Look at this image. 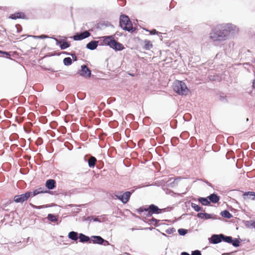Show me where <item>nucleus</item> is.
<instances>
[{
	"instance_id": "obj_9",
	"label": "nucleus",
	"mask_w": 255,
	"mask_h": 255,
	"mask_svg": "<svg viewBox=\"0 0 255 255\" xmlns=\"http://www.w3.org/2000/svg\"><path fill=\"white\" fill-rule=\"evenodd\" d=\"M147 213H145L147 217H151L153 214L158 215L161 214V209L154 204L148 205L147 206Z\"/></svg>"
},
{
	"instance_id": "obj_64",
	"label": "nucleus",
	"mask_w": 255,
	"mask_h": 255,
	"mask_svg": "<svg viewBox=\"0 0 255 255\" xmlns=\"http://www.w3.org/2000/svg\"><path fill=\"white\" fill-rule=\"evenodd\" d=\"M205 182L209 186L212 187V184L211 183L209 182L208 181H205Z\"/></svg>"
},
{
	"instance_id": "obj_55",
	"label": "nucleus",
	"mask_w": 255,
	"mask_h": 255,
	"mask_svg": "<svg viewBox=\"0 0 255 255\" xmlns=\"http://www.w3.org/2000/svg\"><path fill=\"white\" fill-rule=\"evenodd\" d=\"M176 3V2L175 1H174V0H172L169 4V10H170L172 8H174V6H175Z\"/></svg>"
},
{
	"instance_id": "obj_13",
	"label": "nucleus",
	"mask_w": 255,
	"mask_h": 255,
	"mask_svg": "<svg viewBox=\"0 0 255 255\" xmlns=\"http://www.w3.org/2000/svg\"><path fill=\"white\" fill-rule=\"evenodd\" d=\"M29 198V193L26 191L23 194L14 196L13 197V201L16 203L22 204L24 202L27 201Z\"/></svg>"
},
{
	"instance_id": "obj_41",
	"label": "nucleus",
	"mask_w": 255,
	"mask_h": 255,
	"mask_svg": "<svg viewBox=\"0 0 255 255\" xmlns=\"http://www.w3.org/2000/svg\"><path fill=\"white\" fill-rule=\"evenodd\" d=\"M101 217L103 219L102 221L100 220V219L99 218V217L96 216H93V219H92V220L94 222L101 223L103 221H105V220L106 219V215H103L101 216Z\"/></svg>"
},
{
	"instance_id": "obj_11",
	"label": "nucleus",
	"mask_w": 255,
	"mask_h": 255,
	"mask_svg": "<svg viewBox=\"0 0 255 255\" xmlns=\"http://www.w3.org/2000/svg\"><path fill=\"white\" fill-rule=\"evenodd\" d=\"M52 39L55 41L56 44L58 45L62 50L66 49L71 46L70 42L68 41L67 38H61L58 40L56 38L52 37Z\"/></svg>"
},
{
	"instance_id": "obj_15",
	"label": "nucleus",
	"mask_w": 255,
	"mask_h": 255,
	"mask_svg": "<svg viewBox=\"0 0 255 255\" xmlns=\"http://www.w3.org/2000/svg\"><path fill=\"white\" fill-rule=\"evenodd\" d=\"M91 35V34L89 31L84 30L80 32H76L73 35L72 38L75 41H80L90 37Z\"/></svg>"
},
{
	"instance_id": "obj_17",
	"label": "nucleus",
	"mask_w": 255,
	"mask_h": 255,
	"mask_svg": "<svg viewBox=\"0 0 255 255\" xmlns=\"http://www.w3.org/2000/svg\"><path fill=\"white\" fill-rule=\"evenodd\" d=\"M97 38L99 39V40H97L99 43L98 45L100 46H106L109 47L111 35L100 36Z\"/></svg>"
},
{
	"instance_id": "obj_23",
	"label": "nucleus",
	"mask_w": 255,
	"mask_h": 255,
	"mask_svg": "<svg viewBox=\"0 0 255 255\" xmlns=\"http://www.w3.org/2000/svg\"><path fill=\"white\" fill-rule=\"evenodd\" d=\"M58 215L49 213L47 215V217L43 218V220L44 221L45 219H47L50 222L55 223L58 221Z\"/></svg>"
},
{
	"instance_id": "obj_51",
	"label": "nucleus",
	"mask_w": 255,
	"mask_h": 255,
	"mask_svg": "<svg viewBox=\"0 0 255 255\" xmlns=\"http://www.w3.org/2000/svg\"><path fill=\"white\" fill-rule=\"evenodd\" d=\"M16 28V31L17 33H20L22 30V27L21 25L19 24H16L15 25Z\"/></svg>"
},
{
	"instance_id": "obj_2",
	"label": "nucleus",
	"mask_w": 255,
	"mask_h": 255,
	"mask_svg": "<svg viewBox=\"0 0 255 255\" xmlns=\"http://www.w3.org/2000/svg\"><path fill=\"white\" fill-rule=\"evenodd\" d=\"M119 26L123 30L131 33H134L137 30V27L133 26V23L129 17L125 14H122L120 15Z\"/></svg>"
},
{
	"instance_id": "obj_31",
	"label": "nucleus",
	"mask_w": 255,
	"mask_h": 255,
	"mask_svg": "<svg viewBox=\"0 0 255 255\" xmlns=\"http://www.w3.org/2000/svg\"><path fill=\"white\" fill-rule=\"evenodd\" d=\"M244 225L247 228L249 229H255V220H250V221H243Z\"/></svg>"
},
{
	"instance_id": "obj_45",
	"label": "nucleus",
	"mask_w": 255,
	"mask_h": 255,
	"mask_svg": "<svg viewBox=\"0 0 255 255\" xmlns=\"http://www.w3.org/2000/svg\"><path fill=\"white\" fill-rule=\"evenodd\" d=\"M0 53H3V55H0L1 57H5L8 59L10 58L11 55L9 52L0 50Z\"/></svg>"
},
{
	"instance_id": "obj_10",
	"label": "nucleus",
	"mask_w": 255,
	"mask_h": 255,
	"mask_svg": "<svg viewBox=\"0 0 255 255\" xmlns=\"http://www.w3.org/2000/svg\"><path fill=\"white\" fill-rule=\"evenodd\" d=\"M77 73L85 78H89L92 76L91 70L86 64L81 66V69L78 71Z\"/></svg>"
},
{
	"instance_id": "obj_60",
	"label": "nucleus",
	"mask_w": 255,
	"mask_h": 255,
	"mask_svg": "<svg viewBox=\"0 0 255 255\" xmlns=\"http://www.w3.org/2000/svg\"><path fill=\"white\" fill-rule=\"evenodd\" d=\"M93 219V216H88L86 218L85 220L88 221H91Z\"/></svg>"
},
{
	"instance_id": "obj_59",
	"label": "nucleus",
	"mask_w": 255,
	"mask_h": 255,
	"mask_svg": "<svg viewBox=\"0 0 255 255\" xmlns=\"http://www.w3.org/2000/svg\"><path fill=\"white\" fill-rule=\"evenodd\" d=\"M82 206H83V205H76V204H69V205H67V206L68 207H81Z\"/></svg>"
},
{
	"instance_id": "obj_48",
	"label": "nucleus",
	"mask_w": 255,
	"mask_h": 255,
	"mask_svg": "<svg viewBox=\"0 0 255 255\" xmlns=\"http://www.w3.org/2000/svg\"><path fill=\"white\" fill-rule=\"evenodd\" d=\"M25 112V109L23 107H18L16 110V112L18 115H22Z\"/></svg>"
},
{
	"instance_id": "obj_20",
	"label": "nucleus",
	"mask_w": 255,
	"mask_h": 255,
	"mask_svg": "<svg viewBox=\"0 0 255 255\" xmlns=\"http://www.w3.org/2000/svg\"><path fill=\"white\" fill-rule=\"evenodd\" d=\"M161 186L162 189L165 192L166 194L170 195L172 197H176L177 196L183 197V195L186 194V192L182 193H175L173 190L169 189L168 187H166L164 185H162Z\"/></svg>"
},
{
	"instance_id": "obj_43",
	"label": "nucleus",
	"mask_w": 255,
	"mask_h": 255,
	"mask_svg": "<svg viewBox=\"0 0 255 255\" xmlns=\"http://www.w3.org/2000/svg\"><path fill=\"white\" fill-rule=\"evenodd\" d=\"M177 232L180 236H184L188 233V231L187 229L180 228L178 230Z\"/></svg>"
},
{
	"instance_id": "obj_30",
	"label": "nucleus",
	"mask_w": 255,
	"mask_h": 255,
	"mask_svg": "<svg viewBox=\"0 0 255 255\" xmlns=\"http://www.w3.org/2000/svg\"><path fill=\"white\" fill-rule=\"evenodd\" d=\"M208 79L211 81L220 82L222 80V77L220 74H216L209 75Z\"/></svg>"
},
{
	"instance_id": "obj_6",
	"label": "nucleus",
	"mask_w": 255,
	"mask_h": 255,
	"mask_svg": "<svg viewBox=\"0 0 255 255\" xmlns=\"http://www.w3.org/2000/svg\"><path fill=\"white\" fill-rule=\"evenodd\" d=\"M134 191V190L126 192L119 191L118 193H115L114 196L116 199L119 200L124 204H125L129 201L130 196Z\"/></svg>"
},
{
	"instance_id": "obj_4",
	"label": "nucleus",
	"mask_w": 255,
	"mask_h": 255,
	"mask_svg": "<svg viewBox=\"0 0 255 255\" xmlns=\"http://www.w3.org/2000/svg\"><path fill=\"white\" fill-rule=\"evenodd\" d=\"M221 25L227 39L234 37L239 32V27L232 23H221Z\"/></svg>"
},
{
	"instance_id": "obj_24",
	"label": "nucleus",
	"mask_w": 255,
	"mask_h": 255,
	"mask_svg": "<svg viewBox=\"0 0 255 255\" xmlns=\"http://www.w3.org/2000/svg\"><path fill=\"white\" fill-rule=\"evenodd\" d=\"M98 44L97 40H91L86 44V48L90 50H94L97 49Z\"/></svg>"
},
{
	"instance_id": "obj_53",
	"label": "nucleus",
	"mask_w": 255,
	"mask_h": 255,
	"mask_svg": "<svg viewBox=\"0 0 255 255\" xmlns=\"http://www.w3.org/2000/svg\"><path fill=\"white\" fill-rule=\"evenodd\" d=\"M182 179H183V177L181 176H177L176 178H173V180L176 184H177V185H178V182Z\"/></svg>"
},
{
	"instance_id": "obj_18",
	"label": "nucleus",
	"mask_w": 255,
	"mask_h": 255,
	"mask_svg": "<svg viewBox=\"0 0 255 255\" xmlns=\"http://www.w3.org/2000/svg\"><path fill=\"white\" fill-rule=\"evenodd\" d=\"M8 18L12 20H16L17 19H28L25 13L22 11H17L13 13L10 14L8 16Z\"/></svg>"
},
{
	"instance_id": "obj_28",
	"label": "nucleus",
	"mask_w": 255,
	"mask_h": 255,
	"mask_svg": "<svg viewBox=\"0 0 255 255\" xmlns=\"http://www.w3.org/2000/svg\"><path fill=\"white\" fill-rule=\"evenodd\" d=\"M197 200L202 206H212L211 204H210L208 196L206 197H200L197 199Z\"/></svg>"
},
{
	"instance_id": "obj_14",
	"label": "nucleus",
	"mask_w": 255,
	"mask_h": 255,
	"mask_svg": "<svg viewBox=\"0 0 255 255\" xmlns=\"http://www.w3.org/2000/svg\"><path fill=\"white\" fill-rule=\"evenodd\" d=\"M28 193H29V197L32 198L33 197L39 194L42 193H49L51 195H55V191H47L46 190H44L43 188L40 187L38 189H35L33 191H27Z\"/></svg>"
},
{
	"instance_id": "obj_39",
	"label": "nucleus",
	"mask_w": 255,
	"mask_h": 255,
	"mask_svg": "<svg viewBox=\"0 0 255 255\" xmlns=\"http://www.w3.org/2000/svg\"><path fill=\"white\" fill-rule=\"evenodd\" d=\"M95 22H89L86 24V26L87 27V28H88L89 30V32H93L94 30L95 27Z\"/></svg>"
},
{
	"instance_id": "obj_63",
	"label": "nucleus",
	"mask_w": 255,
	"mask_h": 255,
	"mask_svg": "<svg viewBox=\"0 0 255 255\" xmlns=\"http://www.w3.org/2000/svg\"><path fill=\"white\" fill-rule=\"evenodd\" d=\"M181 255H191L188 253L186 252H183L181 253Z\"/></svg>"
},
{
	"instance_id": "obj_7",
	"label": "nucleus",
	"mask_w": 255,
	"mask_h": 255,
	"mask_svg": "<svg viewBox=\"0 0 255 255\" xmlns=\"http://www.w3.org/2000/svg\"><path fill=\"white\" fill-rule=\"evenodd\" d=\"M109 47L116 52L121 51L125 49L124 45L122 43L115 40V35H111Z\"/></svg>"
},
{
	"instance_id": "obj_42",
	"label": "nucleus",
	"mask_w": 255,
	"mask_h": 255,
	"mask_svg": "<svg viewBox=\"0 0 255 255\" xmlns=\"http://www.w3.org/2000/svg\"><path fill=\"white\" fill-rule=\"evenodd\" d=\"M29 205L33 208L35 209H41L42 208H49V205H42V206H36L31 203H29Z\"/></svg>"
},
{
	"instance_id": "obj_26",
	"label": "nucleus",
	"mask_w": 255,
	"mask_h": 255,
	"mask_svg": "<svg viewBox=\"0 0 255 255\" xmlns=\"http://www.w3.org/2000/svg\"><path fill=\"white\" fill-rule=\"evenodd\" d=\"M143 221L144 222L146 223L149 225L151 224L155 227H158L160 225L159 223L160 221V220L156 219L154 217H152L151 219H145V220H143Z\"/></svg>"
},
{
	"instance_id": "obj_29",
	"label": "nucleus",
	"mask_w": 255,
	"mask_h": 255,
	"mask_svg": "<svg viewBox=\"0 0 255 255\" xmlns=\"http://www.w3.org/2000/svg\"><path fill=\"white\" fill-rule=\"evenodd\" d=\"M243 198L245 200L251 199L253 200H255V192L248 191L245 192L243 194Z\"/></svg>"
},
{
	"instance_id": "obj_16",
	"label": "nucleus",
	"mask_w": 255,
	"mask_h": 255,
	"mask_svg": "<svg viewBox=\"0 0 255 255\" xmlns=\"http://www.w3.org/2000/svg\"><path fill=\"white\" fill-rule=\"evenodd\" d=\"M155 184L157 186H162L164 185L166 187L169 188H173L176 187L177 184L173 180V178H169L167 181L162 180L160 181L158 184L156 183H155Z\"/></svg>"
},
{
	"instance_id": "obj_35",
	"label": "nucleus",
	"mask_w": 255,
	"mask_h": 255,
	"mask_svg": "<svg viewBox=\"0 0 255 255\" xmlns=\"http://www.w3.org/2000/svg\"><path fill=\"white\" fill-rule=\"evenodd\" d=\"M244 67L248 72H251L252 71L255 76V68L253 65L250 64L249 63H245L244 64Z\"/></svg>"
},
{
	"instance_id": "obj_49",
	"label": "nucleus",
	"mask_w": 255,
	"mask_h": 255,
	"mask_svg": "<svg viewBox=\"0 0 255 255\" xmlns=\"http://www.w3.org/2000/svg\"><path fill=\"white\" fill-rule=\"evenodd\" d=\"M176 232L174 228H170L165 230V232L168 234H171Z\"/></svg>"
},
{
	"instance_id": "obj_21",
	"label": "nucleus",
	"mask_w": 255,
	"mask_h": 255,
	"mask_svg": "<svg viewBox=\"0 0 255 255\" xmlns=\"http://www.w3.org/2000/svg\"><path fill=\"white\" fill-rule=\"evenodd\" d=\"M45 185L47 191H51L56 188V182L54 179H49L46 181Z\"/></svg>"
},
{
	"instance_id": "obj_25",
	"label": "nucleus",
	"mask_w": 255,
	"mask_h": 255,
	"mask_svg": "<svg viewBox=\"0 0 255 255\" xmlns=\"http://www.w3.org/2000/svg\"><path fill=\"white\" fill-rule=\"evenodd\" d=\"M79 242L81 243L90 244L91 237L83 233H79Z\"/></svg>"
},
{
	"instance_id": "obj_32",
	"label": "nucleus",
	"mask_w": 255,
	"mask_h": 255,
	"mask_svg": "<svg viewBox=\"0 0 255 255\" xmlns=\"http://www.w3.org/2000/svg\"><path fill=\"white\" fill-rule=\"evenodd\" d=\"M153 47V44L151 42L148 40H144L143 41V49L146 50H149Z\"/></svg>"
},
{
	"instance_id": "obj_54",
	"label": "nucleus",
	"mask_w": 255,
	"mask_h": 255,
	"mask_svg": "<svg viewBox=\"0 0 255 255\" xmlns=\"http://www.w3.org/2000/svg\"><path fill=\"white\" fill-rule=\"evenodd\" d=\"M219 100L221 102H222L224 103H228V100L226 98V97L223 96H220L219 97Z\"/></svg>"
},
{
	"instance_id": "obj_57",
	"label": "nucleus",
	"mask_w": 255,
	"mask_h": 255,
	"mask_svg": "<svg viewBox=\"0 0 255 255\" xmlns=\"http://www.w3.org/2000/svg\"><path fill=\"white\" fill-rule=\"evenodd\" d=\"M118 4L122 6H124L126 3V0H118Z\"/></svg>"
},
{
	"instance_id": "obj_50",
	"label": "nucleus",
	"mask_w": 255,
	"mask_h": 255,
	"mask_svg": "<svg viewBox=\"0 0 255 255\" xmlns=\"http://www.w3.org/2000/svg\"><path fill=\"white\" fill-rule=\"evenodd\" d=\"M149 33L150 35H159L162 34L161 33L157 31L155 29H152L151 30H150Z\"/></svg>"
},
{
	"instance_id": "obj_61",
	"label": "nucleus",
	"mask_w": 255,
	"mask_h": 255,
	"mask_svg": "<svg viewBox=\"0 0 255 255\" xmlns=\"http://www.w3.org/2000/svg\"><path fill=\"white\" fill-rule=\"evenodd\" d=\"M72 57V60H73L74 61H77L78 58H77V56H76V54H75V55H73V57Z\"/></svg>"
},
{
	"instance_id": "obj_33",
	"label": "nucleus",
	"mask_w": 255,
	"mask_h": 255,
	"mask_svg": "<svg viewBox=\"0 0 255 255\" xmlns=\"http://www.w3.org/2000/svg\"><path fill=\"white\" fill-rule=\"evenodd\" d=\"M255 89V78L253 80L252 87H249L246 89V93L252 97H254L255 93L253 92V90Z\"/></svg>"
},
{
	"instance_id": "obj_1",
	"label": "nucleus",
	"mask_w": 255,
	"mask_h": 255,
	"mask_svg": "<svg viewBox=\"0 0 255 255\" xmlns=\"http://www.w3.org/2000/svg\"><path fill=\"white\" fill-rule=\"evenodd\" d=\"M209 243L216 245L222 242L232 245L235 248H238L241 245L242 240L240 238H234L232 236H226L223 234H213L208 238Z\"/></svg>"
},
{
	"instance_id": "obj_46",
	"label": "nucleus",
	"mask_w": 255,
	"mask_h": 255,
	"mask_svg": "<svg viewBox=\"0 0 255 255\" xmlns=\"http://www.w3.org/2000/svg\"><path fill=\"white\" fill-rule=\"evenodd\" d=\"M178 141L179 138L177 137H173L171 139V143L173 146H176Z\"/></svg>"
},
{
	"instance_id": "obj_52",
	"label": "nucleus",
	"mask_w": 255,
	"mask_h": 255,
	"mask_svg": "<svg viewBox=\"0 0 255 255\" xmlns=\"http://www.w3.org/2000/svg\"><path fill=\"white\" fill-rule=\"evenodd\" d=\"M191 255H202V254L200 250H196L191 252Z\"/></svg>"
},
{
	"instance_id": "obj_38",
	"label": "nucleus",
	"mask_w": 255,
	"mask_h": 255,
	"mask_svg": "<svg viewBox=\"0 0 255 255\" xmlns=\"http://www.w3.org/2000/svg\"><path fill=\"white\" fill-rule=\"evenodd\" d=\"M136 211L137 213L140 214L143 212L145 213H147L148 209H147V206H142L140 207L139 208L137 209L136 210Z\"/></svg>"
},
{
	"instance_id": "obj_34",
	"label": "nucleus",
	"mask_w": 255,
	"mask_h": 255,
	"mask_svg": "<svg viewBox=\"0 0 255 255\" xmlns=\"http://www.w3.org/2000/svg\"><path fill=\"white\" fill-rule=\"evenodd\" d=\"M221 216L226 219H230L233 218V216L228 210H224L221 212Z\"/></svg>"
},
{
	"instance_id": "obj_27",
	"label": "nucleus",
	"mask_w": 255,
	"mask_h": 255,
	"mask_svg": "<svg viewBox=\"0 0 255 255\" xmlns=\"http://www.w3.org/2000/svg\"><path fill=\"white\" fill-rule=\"evenodd\" d=\"M79 233L75 231H71L68 233V237L71 240L76 242H78V239H79Z\"/></svg>"
},
{
	"instance_id": "obj_3",
	"label": "nucleus",
	"mask_w": 255,
	"mask_h": 255,
	"mask_svg": "<svg viewBox=\"0 0 255 255\" xmlns=\"http://www.w3.org/2000/svg\"><path fill=\"white\" fill-rule=\"evenodd\" d=\"M210 37L214 41H223L227 40L221 24L217 25L212 29Z\"/></svg>"
},
{
	"instance_id": "obj_5",
	"label": "nucleus",
	"mask_w": 255,
	"mask_h": 255,
	"mask_svg": "<svg viewBox=\"0 0 255 255\" xmlns=\"http://www.w3.org/2000/svg\"><path fill=\"white\" fill-rule=\"evenodd\" d=\"M173 89L179 95H188L190 91L186 84L183 81L175 80L173 85Z\"/></svg>"
},
{
	"instance_id": "obj_58",
	"label": "nucleus",
	"mask_w": 255,
	"mask_h": 255,
	"mask_svg": "<svg viewBox=\"0 0 255 255\" xmlns=\"http://www.w3.org/2000/svg\"><path fill=\"white\" fill-rule=\"evenodd\" d=\"M155 229V228L154 227H146V228H143V229H142V230H150V231H152L153 230Z\"/></svg>"
},
{
	"instance_id": "obj_56",
	"label": "nucleus",
	"mask_w": 255,
	"mask_h": 255,
	"mask_svg": "<svg viewBox=\"0 0 255 255\" xmlns=\"http://www.w3.org/2000/svg\"><path fill=\"white\" fill-rule=\"evenodd\" d=\"M94 27L97 29H102L103 26L101 21H100L97 24L95 23Z\"/></svg>"
},
{
	"instance_id": "obj_8",
	"label": "nucleus",
	"mask_w": 255,
	"mask_h": 255,
	"mask_svg": "<svg viewBox=\"0 0 255 255\" xmlns=\"http://www.w3.org/2000/svg\"><path fill=\"white\" fill-rule=\"evenodd\" d=\"M98 244L107 246L110 245L108 241L105 240L100 236H92L91 237L90 244Z\"/></svg>"
},
{
	"instance_id": "obj_47",
	"label": "nucleus",
	"mask_w": 255,
	"mask_h": 255,
	"mask_svg": "<svg viewBox=\"0 0 255 255\" xmlns=\"http://www.w3.org/2000/svg\"><path fill=\"white\" fill-rule=\"evenodd\" d=\"M173 209V207L168 206L166 208L161 209V214L164 212H170Z\"/></svg>"
},
{
	"instance_id": "obj_36",
	"label": "nucleus",
	"mask_w": 255,
	"mask_h": 255,
	"mask_svg": "<svg viewBox=\"0 0 255 255\" xmlns=\"http://www.w3.org/2000/svg\"><path fill=\"white\" fill-rule=\"evenodd\" d=\"M27 36V37H32L35 39H45V38H52V37H49L48 35H45V34H41V35H37V36H35V35H23L21 36V37H24V36Z\"/></svg>"
},
{
	"instance_id": "obj_12",
	"label": "nucleus",
	"mask_w": 255,
	"mask_h": 255,
	"mask_svg": "<svg viewBox=\"0 0 255 255\" xmlns=\"http://www.w3.org/2000/svg\"><path fill=\"white\" fill-rule=\"evenodd\" d=\"M196 217L200 219L203 220H220L221 218L218 217L217 215L214 214H209L206 212L203 213H198L196 215Z\"/></svg>"
},
{
	"instance_id": "obj_19",
	"label": "nucleus",
	"mask_w": 255,
	"mask_h": 255,
	"mask_svg": "<svg viewBox=\"0 0 255 255\" xmlns=\"http://www.w3.org/2000/svg\"><path fill=\"white\" fill-rule=\"evenodd\" d=\"M84 160L85 162H87L89 167L92 168L95 167L97 161V158L95 156L90 155H86L84 156Z\"/></svg>"
},
{
	"instance_id": "obj_44",
	"label": "nucleus",
	"mask_w": 255,
	"mask_h": 255,
	"mask_svg": "<svg viewBox=\"0 0 255 255\" xmlns=\"http://www.w3.org/2000/svg\"><path fill=\"white\" fill-rule=\"evenodd\" d=\"M101 22H102L103 27V26H104L105 27H114L113 25L110 22H109L108 21L103 20V21H101Z\"/></svg>"
},
{
	"instance_id": "obj_22",
	"label": "nucleus",
	"mask_w": 255,
	"mask_h": 255,
	"mask_svg": "<svg viewBox=\"0 0 255 255\" xmlns=\"http://www.w3.org/2000/svg\"><path fill=\"white\" fill-rule=\"evenodd\" d=\"M208 197L210 204H211V203L213 204L218 203L220 200V196H219L217 193L215 192L210 194L209 196H208Z\"/></svg>"
},
{
	"instance_id": "obj_62",
	"label": "nucleus",
	"mask_w": 255,
	"mask_h": 255,
	"mask_svg": "<svg viewBox=\"0 0 255 255\" xmlns=\"http://www.w3.org/2000/svg\"><path fill=\"white\" fill-rule=\"evenodd\" d=\"M3 101L4 102V105H2L1 102H0V106H2V107H4L5 106H6L7 104V101H6L5 100H3Z\"/></svg>"
},
{
	"instance_id": "obj_37",
	"label": "nucleus",
	"mask_w": 255,
	"mask_h": 255,
	"mask_svg": "<svg viewBox=\"0 0 255 255\" xmlns=\"http://www.w3.org/2000/svg\"><path fill=\"white\" fill-rule=\"evenodd\" d=\"M191 206L195 211L198 213H200V211H202L203 210V208L202 207L194 203H191Z\"/></svg>"
},
{
	"instance_id": "obj_40",
	"label": "nucleus",
	"mask_w": 255,
	"mask_h": 255,
	"mask_svg": "<svg viewBox=\"0 0 255 255\" xmlns=\"http://www.w3.org/2000/svg\"><path fill=\"white\" fill-rule=\"evenodd\" d=\"M63 64L65 66H68L72 64V60L69 57H65L63 59Z\"/></svg>"
}]
</instances>
